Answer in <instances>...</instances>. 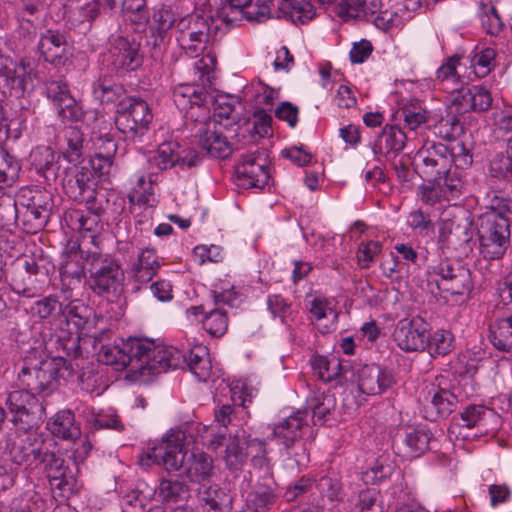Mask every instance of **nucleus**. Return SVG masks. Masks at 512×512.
<instances>
[{
  "label": "nucleus",
  "mask_w": 512,
  "mask_h": 512,
  "mask_svg": "<svg viewBox=\"0 0 512 512\" xmlns=\"http://www.w3.org/2000/svg\"><path fill=\"white\" fill-rule=\"evenodd\" d=\"M185 457L186 451L179 435L168 436L159 446L140 457L143 466H149L153 461L165 467L168 476L161 478L158 489L159 496L167 503L185 502L191 497L190 486L183 474H172L183 467Z\"/></svg>",
  "instance_id": "f257e3e1"
},
{
  "label": "nucleus",
  "mask_w": 512,
  "mask_h": 512,
  "mask_svg": "<svg viewBox=\"0 0 512 512\" xmlns=\"http://www.w3.org/2000/svg\"><path fill=\"white\" fill-rule=\"evenodd\" d=\"M72 373L73 367L64 356L50 357L32 348L22 359L17 379L21 387L44 398L58 389L61 378Z\"/></svg>",
  "instance_id": "f03ea898"
},
{
  "label": "nucleus",
  "mask_w": 512,
  "mask_h": 512,
  "mask_svg": "<svg viewBox=\"0 0 512 512\" xmlns=\"http://www.w3.org/2000/svg\"><path fill=\"white\" fill-rule=\"evenodd\" d=\"M125 368L134 373L157 375L180 365L177 349L156 345L153 340L143 337H129L122 340Z\"/></svg>",
  "instance_id": "7ed1b4c3"
},
{
  "label": "nucleus",
  "mask_w": 512,
  "mask_h": 512,
  "mask_svg": "<svg viewBox=\"0 0 512 512\" xmlns=\"http://www.w3.org/2000/svg\"><path fill=\"white\" fill-rule=\"evenodd\" d=\"M86 264L89 271L87 284L94 294L107 299L121 295L125 274L118 259L93 253L87 256Z\"/></svg>",
  "instance_id": "20e7f679"
},
{
  "label": "nucleus",
  "mask_w": 512,
  "mask_h": 512,
  "mask_svg": "<svg viewBox=\"0 0 512 512\" xmlns=\"http://www.w3.org/2000/svg\"><path fill=\"white\" fill-rule=\"evenodd\" d=\"M176 30L181 48L190 56L197 57L209 42L217 39L220 27L212 17L192 14L179 19Z\"/></svg>",
  "instance_id": "39448f33"
},
{
  "label": "nucleus",
  "mask_w": 512,
  "mask_h": 512,
  "mask_svg": "<svg viewBox=\"0 0 512 512\" xmlns=\"http://www.w3.org/2000/svg\"><path fill=\"white\" fill-rule=\"evenodd\" d=\"M153 114L145 100L128 96L117 105L115 114L116 128L127 138H141L149 129Z\"/></svg>",
  "instance_id": "423d86ee"
},
{
  "label": "nucleus",
  "mask_w": 512,
  "mask_h": 512,
  "mask_svg": "<svg viewBox=\"0 0 512 512\" xmlns=\"http://www.w3.org/2000/svg\"><path fill=\"white\" fill-rule=\"evenodd\" d=\"M307 422L303 412L298 410L285 418L273 428V437L282 446L286 455L293 458L297 466H304L309 461V453L303 438Z\"/></svg>",
  "instance_id": "0eeeda50"
},
{
  "label": "nucleus",
  "mask_w": 512,
  "mask_h": 512,
  "mask_svg": "<svg viewBox=\"0 0 512 512\" xmlns=\"http://www.w3.org/2000/svg\"><path fill=\"white\" fill-rule=\"evenodd\" d=\"M6 405L11 414L10 421L25 432L38 428L45 419V407L37 395L21 387L10 392Z\"/></svg>",
  "instance_id": "6e6552de"
},
{
  "label": "nucleus",
  "mask_w": 512,
  "mask_h": 512,
  "mask_svg": "<svg viewBox=\"0 0 512 512\" xmlns=\"http://www.w3.org/2000/svg\"><path fill=\"white\" fill-rule=\"evenodd\" d=\"M510 223L495 216H479L480 253L485 259L503 257L510 244Z\"/></svg>",
  "instance_id": "1a4fd4ad"
},
{
  "label": "nucleus",
  "mask_w": 512,
  "mask_h": 512,
  "mask_svg": "<svg viewBox=\"0 0 512 512\" xmlns=\"http://www.w3.org/2000/svg\"><path fill=\"white\" fill-rule=\"evenodd\" d=\"M0 93L20 97L33 89V70L29 61L16 62L8 57H0Z\"/></svg>",
  "instance_id": "9d476101"
},
{
  "label": "nucleus",
  "mask_w": 512,
  "mask_h": 512,
  "mask_svg": "<svg viewBox=\"0 0 512 512\" xmlns=\"http://www.w3.org/2000/svg\"><path fill=\"white\" fill-rule=\"evenodd\" d=\"M235 174L238 186L263 188L270 178L267 155L259 151L243 154L235 165Z\"/></svg>",
  "instance_id": "9b49d317"
},
{
  "label": "nucleus",
  "mask_w": 512,
  "mask_h": 512,
  "mask_svg": "<svg viewBox=\"0 0 512 512\" xmlns=\"http://www.w3.org/2000/svg\"><path fill=\"white\" fill-rule=\"evenodd\" d=\"M110 54L112 57L111 69L118 77H124L128 73L136 71L143 64L140 43L134 38L129 39L121 35L113 37Z\"/></svg>",
  "instance_id": "f8f14e48"
},
{
  "label": "nucleus",
  "mask_w": 512,
  "mask_h": 512,
  "mask_svg": "<svg viewBox=\"0 0 512 512\" xmlns=\"http://www.w3.org/2000/svg\"><path fill=\"white\" fill-rule=\"evenodd\" d=\"M393 337L404 351H423L430 343L429 324L421 317L402 319L398 322Z\"/></svg>",
  "instance_id": "ddd939ff"
},
{
  "label": "nucleus",
  "mask_w": 512,
  "mask_h": 512,
  "mask_svg": "<svg viewBox=\"0 0 512 512\" xmlns=\"http://www.w3.org/2000/svg\"><path fill=\"white\" fill-rule=\"evenodd\" d=\"M63 173L61 186L70 199L87 204L96 200L95 189L91 187L92 174L88 168L68 164Z\"/></svg>",
  "instance_id": "4468645a"
},
{
  "label": "nucleus",
  "mask_w": 512,
  "mask_h": 512,
  "mask_svg": "<svg viewBox=\"0 0 512 512\" xmlns=\"http://www.w3.org/2000/svg\"><path fill=\"white\" fill-rule=\"evenodd\" d=\"M349 373L357 377L361 393L377 395L392 387L396 380L393 372L376 364L350 366Z\"/></svg>",
  "instance_id": "2eb2a0df"
},
{
  "label": "nucleus",
  "mask_w": 512,
  "mask_h": 512,
  "mask_svg": "<svg viewBox=\"0 0 512 512\" xmlns=\"http://www.w3.org/2000/svg\"><path fill=\"white\" fill-rule=\"evenodd\" d=\"M436 273L441 278L438 288L452 295L469 294L473 287L470 269L459 261L441 262Z\"/></svg>",
  "instance_id": "dca6fc26"
},
{
  "label": "nucleus",
  "mask_w": 512,
  "mask_h": 512,
  "mask_svg": "<svg viewBox=\"0 0 512 512\" xmlns=\"http://www.w3.org/2000/svg\"><path fill=\"white\" fill-rule=\"evenodd\" d=\"M31 158L36 172L44 177L47 185H61L66 166L62 165L60 154L55 153L49 146H40L32 152Z\"/></svg>",
  "instance_id": "f3484780"
},
{
  "label": "nucleus",
  "mask_w": 512,
  "mask_h": 512,
  "mask_svg": "<svg viewBox=\"0 0 512 512\" xmlns=\"http://www.w3.org/2000/svg\"><path fill=\"white\" fill-rule=\"evenodd\" d=\"M195 136L199 146L211 157L225 159L232 153L227 137L211 121L201 122Z\"/></svg>",
  "instance_id": "a211bd4d"
},
{
  "label": "nucleus",
  "mask_w": 512,
  "mask_h": 512,
  "mask_svg": "<svg viewBox=\"0 0 512 512\" xmlns=\"http://www.w3.org/2000/svg\"><path fill=\"white\" fill-rule=\"evenodd\" d=\"M406 141L407 136L400 128L386 125L371 145L375 160L380 163L381 157H385L386 160H391L393 156L397 157L405 147Z\"/></svg>",
  "instance_id": "6ab92c4d"
},
{
  "label": "nucleus",
  "mask_w": 512,
  "mask_h": 512,
  "mask_svg": "<svg viewBox=\"0 0 512 512\" xmlns=\"http://www.w3.org/2000/svg\"><path fill=\"white\" fill-rule=\"evenodd\" d=\"M38 50L43 59L54 66H64L69 59L66 36L58 30H46L40 37Z\"/></svg>",
  "instance_id": "aec40b11"
},
{
  "label": "nucleus",
  "mask_w": 512,
  "mask_h": 512,
  "mask_svg": "<svg viewBox=\"0 0 512 512\" xmlns=\"http://www.w3.org/2000/svg\"><path fill=\"white\" fill-rule=\"evenodd\" d=\"M197 498L206 512H232L234 495L227 488L217 484L201 483L197 489Z\"/></svg>",
  "instance_id": "412c9836"
},
{
  "label": "nucleus",
  "mask_w": 512,
  "mask_h": 512,
  "mask_svg": "<svg viewBox=\"0 0 512 512\" xmlns=\"http://www.w3.org/2000/svg\"><path fill=\"white\" fill-rule=\"evenodd\" d=\"M269 3L274 4V0H225V5L222 7L221 12L217 14V17L222 22L229 23L227 9L242 11L246 8V17L257 22H263L265 17L271 12L269 9Z\"/></svg>",
  "instance_id": "4be33fe9"
},
{
  "label": "nucleus",
  "mask_w": 512,
  "mask_h": 512,
  "mask_svg": "<svg viewBox=\"0 0 512 512\" xmlns=\"http://www.w3.org/2000/svg\"><path fill=\"white\" fill-rule=\"evenodd\" d=\"M277 484L271 478L256 483L248 495L249 507L257 512H270L278 502Z\"/></svg>",
  "instance_id": "5701e85b"
},
{
  "label": "nucleus",
  "mask_w": 512,
  "mask_h": 512,
  "mask_svg": "<svg viewBox=\"0 0 512 512\" xmlns=\"http://www.w3.org/2000/svg\"><path fill=\"white\" fill-rule=\"evenodd\" d=\"M41 465L51 485H55L60 490H65L66 487L70 489L73 486V477L67 475L69 468L65 466V460L56 452L49 450Z\"/></svg>",
  "instance_id": "b1692460"
},
{
  "label": "nucleus",
  "mask_w": 512,
  "mask_h": 512,
  "mask_svg": "<svg viewBox=\"0 0 512 512\" xmlns=\"http://www.w3.org/2000/svg\"><path fill=\"white\" fill-rule=\"evenodd\" d=\"M382 7L381 0H340L336 5V13L340 17L366 19L377 13Z\"/></svg>",
  "instance_id": "393cba45"
},
{
  "label": "nucleus",
  "mask_w": 512,
  "mask_h": 512,
  "mask_svg": "<svg viewBox=\"0 0 512 512\" xmlns=\"http://www.w3.org/2000/svg\"><path fill=\"white\" fill-rule=\"evenodd\" d=\"M398 436L404 444L402 452L410 457H419L429 450L433 439L431 432L422 428H407Z\"/></svg>",
  "instance_id": "a878e982"
},
{
  "label": "nucleus",
  "mask_w": 512,
  "mask_h": 512,
  "mask_svg": "<svg viewBox=\"0 0 512 512\" xmlns=\"http://www.w3.org/2000/svg\"><path fill=\"white\" fill-rule=\"evenodd\" d=\"M310 5L303 0H274V4L269 3L270 13L265 20L270 17L286 18L293 22L299 20L303 22L304 18H309L306 14L310 10Z\"/></svg>",
  "instance_id": "bb28decb"
},
{
  "label": "nucleus",
  "mask_w": 512,
  "mask_h": 512,
  "mask_svg": "<svg viewBox=\"0 0 512 512\" xmlns=\"http://www.w3.org/2000/svg\"><path fill=\"white\" fill-rule=\"evenodd\" d=\"M458 403L457 396L447 389L439 388L434 391L430 404L427 406V419L436 421L437 418L449 416Z\"/></svg>",
  "instance_id": "cd10ccee"
},
{
  "label": "nucleus",
  "mask_w": 512,
  "mask_h": 512,
  "mask_svg": "<svg viewBox=\"0 0 512 512\" xmlns=\"http://www.w3.org/2000/svg\"><path fill=\"white\" fill-rule=\"evenodd\" d=\"M336 398L331 393H319L311 396L306 401V407L303 412V417L307 415L308 411L312 412V418L315 419V424H324L329 415L335 410Z\"/></svg>",
  "instance_id": "c85d7f7f"
},
{
  "label": "nucleus",
  "mask_w": 512,
  "mask_h": 512,
  "mask_svg": "<svg viewBox=\"0 0 512 512\" xmlns=\"http://www.w3.org/2000/svg\"><path fill=\"white\" fill-rule=\"evenodd\" d=\"M178 352L180 353V359H183V362L187 364L191 373L199 381L205 382L210 377L211 366L208 359V350L205 346H195L187 354Z\"/></svg>",
  "instance_id": "c756f323"
},
{
  "label": "nucleus",
  "mask_w": 512,
  "mask_h": 512,
  "mask_svg": "<svg viewBox=\"0 0 512 512\" xmlns=\"http://www.w3.org/2000/svg\"><path fill=\"white\" fill-rule=\"evenodd\" d=\"M160 266L155 251L145 248L132 266L133 279L139 284H146L156 275Z\"/></svg>",
  "instance_id": "7c9ffc66"
},
{
  "label": "nucleus",
  "mask_w": 512,
  "mask_h": 512,
  "mask_svg": "<svg viewBox=\"0 0 512 512\" xmlns=\"http://www.w3.org/2000/svg\"><path fill=\"white\" fill-rule=\"evenodd\" d=\"M47 429L54 436L64 440L76 439L81 433L71 410L59 411L53 420L47 423Z\"/></svg>",
  "instance_id": "2f4dec72"
},
{
  "label": "nucleus",
  "mask_w": 512,
  "mask_h": 512,
  "mask_svg": "<svg viewBox=\"0 0 512 512\" xmlns=\"http://www.w3.org/2000/svg\"><path fill=\"white\" fill-rule=\"evenodd\" d=\"M125 88L107 76L99 77L92 85V94L102 104L119 103L125 95Z\"/></svg>",
  "instance_id": "473e14b6"
},
{
  "label": "nucleus",
  "mask_w": 512,
  "mask_h": 512,
  "mask_svg": "<svg viewBox=\"0 0 512 512\" xmlns=\"http://www.w3.org/2000/svg\"><path fill=\"white\" fill-rule=\"evenodd\" d=\"M313 368L318 371L319 378L325 382H330L338 377L347 379L350 365L344 363L336 356L331 358L318 357L313 363Z\"/></svg>",
  "instance_id": "72a5a7b5"
},
{
  "label": "nucleus",
  "mask_w": 512,
  "mask_h": 512,
  "mask_svg": "<svg viewBox=\"0 0 512 512\" xmlns=\"http://www.w3.org/2000/svg\"><path fill=\"white\" fill-rule=\"evenodd\" d=\"M425 152L426 156L423 158L425 166L434 168L437 176L448 172V168L452 165L449 146L433 142L426 147Z\"/></svg>",
  "instance_id": "f704fd0d"
},
{
  "label": "nucleus",
  "mask_w": 512,
  "mask_h": 512,
  "mask_svg": "<svg viewBox=\"0 0 512 512\" xmlns=\"http://www.w3.org/2000/svg\"><path fill=\"white\" fill-rule=\"evenodd\" d=\"M489 337L497 350L512 353V316L498 319L491 325Z\"/></svg>",
  "instance_id": "c9c22d12"
},
{
  "label": "nucleus",
  "mask_w": 512,
  "mask_h": 512,
  "mask_svg": "<svg viewBox=\"0 0 512 512\" xmlns=\"http://www.w3.org/2000/svg\"><path fill=\"white\" fill-rule=\"evenodd\" d=\"M248 443L245 438L239 436L229 437L225 449V462L232 471L239 470L247 460Z\"/></svg>",
  "instance_id": "e433bc0d"
},
{
  "label": "nucleus",
  "mask_w": 512,
  "mask_h": 512,
  "mask_svg": "<svg viewBox=\"0 0 512 512\" xmlns=\"http://www.w3.org/2000/svg\"><path fill=\"white\" fill-rule=\"evenodd\" d=\"M153 21L156 26L151 27V31L155 37L154 46H157L160 42L164 41L167 32L173 26L176 27L178 20L176 19L175 13L170 6L162 5L154 12Z\"/></svg>",
  "instance_id": "4c0bfd02"
},
{
  "label": "nucleus",
  "mask_w": 512,
  "mask_h": 512,
  "mask_svg": "<svg viewBox=\"0 0 512 512\" xmlns=\"http://www.w3.org/2000/svg\"><path fill=\"white\" fill-rule=\"evenodd\" d=\"M213 462L205 453L191 454V459L183 474L193 482H202L212 475Z\"/></svg>",
  "instance_id": "58836bf2"
},
{
  "label": "nucleus",
  "mask_w": 512,
  "mask_h": 512,
  "mask_svg": "<svg viewBox=\"0 0 512 512\" xmlns=\"http://www.w3.org/2000/svg\"><path fill=\"white\" fill-rule=\"evenodd\" d=\"M352 512H384V499L380 490L375 487L361 490Z\"/></svg>",
  "instance_id": "ea45409f"
},
{
  "label": "nucleus",
  "mask_w": 512,
  "mask_h": 512,
  "mask_svg": "<svg viewBox=\"0 0 512 512\" xmlns=\"http://www.w3.org/2000/svg\"><path fill=\"white\" fill-rule=\"evenodd\" d=\"M317 488L322 499H327L332 504L340 503L344 499L343 485L337 476H322L317 482Z\"/></svg>",
  "instance_id": "a19ab883"
},
{
  "label": "nucleus",
  "mask_w": 512,
  "mask_h": 512,
  "mask_svg": "<svg viewBox=\"0 0 512 512\" xmlns=\"http://www.w3.org/2000/svg\"><path fill=\"white\" fill-rule=\"evenodd\" d=\"M216 104L214 95L206 88L197 86L196 93L188 100L189 109L186 111V117L194 119V109L198 108L202 112V117L206 121L209 117L210 106Z\"/></svg>",
  "instance_id": "79ce46f5"
},
{
  "label": "nucleus",
  "mask_w": 512,
  "mask_h": 512,
  "mask_svg": "<svg viewBox=\"0 0 512 512\" xmlns=\"http://www.w3.org/2000/svg\"><path fill=\"white\" fill-rule=\"evenodd\" d=\"M91 314L92 310L81 300L76 299L63 306L61 317H63L64 321L67 323L73 322L74 325L80 329L87 323Z\"/></svg>",
  "instance_id": "37998d69"
},
{
  "label": "nucleus",
  "mask_w": 512,
  "mask_h": 512,
  "mask_svg": "<svg viewBox=\"0 0 512 512\" xmlns=\"http://www.w3.org/2000/svg\"><path fill=\"white\" fill-rule=\"evenodd\" d=\"M271 123V115L264 110H258L253 114L251 119L245 121L243 126L239 128L244 129L245 132H248L252 138H254L256 135L259 138H263L268 136L271 132Z\"/></svg>",
  "instance_id": "c03bdc74"
},
{
  "label": "nucleus",
  "mask_w": 512,
  "mask_h": 512,
  "mask_svg": "<svg viewBox=\"0 0 512 512\" xmlns=\"http://www.w3.org/2000/svg\"><path fill=\"white\" fill-rule=\"evenodd\" d=\"M50 215L39 211L27 202H21L20 221L28 230L34 232L45 227Z\"/></svg>",
  "instance_id": "a18cd8bd"
},
{
  "label": "nucleus",
  "mask_w": 512,
  "mask_h": 512,
  "mask_svg": "<svg viewBox=\"0 0 512 512\" xmlns=\"http://www.w3.org/2000/svg\"><path fill=\"white\" fill-rule=\"evenodd\" d=\"M68 148L63 158L68 164H77L81 161L83 150V134L77 127H69L66 131Z\"/></svg>",
  "instance_id": "49530a36"
},
{
  "label": "nucleus",
  "mask_w": 512,
  "mask_h": 512,
  "mask_svg": "<svg viewBox=\"0 0 512 512\" xmlns=\"http://www.w3.org/2000/svg\"><path fill=\"white\" fill-rule=\"evenodd\" d=\"M32 312L41 319L61 317L63 313V304L56 296L49 295L36 301L32 307Z\"/></svg>",
  "instance_id": "de8ad7c7"
},
{
  "label": "nucleus",
  "mask_w": 512,
  "mask_h": 512,
  "mask_svg": "<svg viewBox=\"0 0 512 512\" xmlns=\"http://www.w3.org/2000/svg\"><path fill=\"white\" fill-rule=\"evenodd\" d=\"M487 211L480 216H495L497 219L501 218L506 222L512 221V199L494 195L489 204L486 206Z\"/></svg>",
  "instance_id": "09e8293b"
},
{
  "label": "nucleus",
  "mask_w": 512,
  "mask_h": 512,
  "mask_svg": "<svg viewBox=\"0 0 512 512\" xmlns=\"http://www.w3.org/2000/svg\"><path fill=\"white\" fill-rule=\"evenodd\" d=\"M21 202L9 196L0 198V226L10 227L20 221Z\"/></svg>",
  "instance_id": "8fccbe9b"
},
{
  "label": "nucleus",
  "mask_w": 512,
  "mask_h": 512,
  "mask_svg": "<svg viewBox=\"0 0 512 512\" xmlns=\"http://www.w3.org/2000/svg\"><path fill=\"white\" fill-rule=\"evenodd\" d=\"M204 329L215 337L222 336L228 327L226 312L220 309L207 313L202 320Z\"/></svg>",
  "instance_id": "3c124183"
},
{
  "label": "nucleus",
  "mask_w": 512,
  "mask_h": 512,
  "mask_svg": "<svg viewBox=\"0 0 512 512\" xmlns=\"http://www.w3.org/2000/svg\"><path fill=\"white\" fill-rule=\"evenodd\" d=\"M55 107L57 109L58 116L63 120L77 122L82 120L84 116L81 105L76 101L72 94H69L62 99L57 105H55Z\"/></svg>",
  "instance_id": "603ef678"
},
{
  "label": "nucleus",
  "mask_w": 512,
  "mask_h": 512,
  "mask_svg": "<svg viewBox=\"0 0 512 512\" xmlns=\"http://www.w3.org/2000/svg\"><path fill=\"white\" fill-rule=\"evenodd\" d=\"M487 415H491V411L482 405H468L460 414L459 423L466 428H473L480 425Z\"/></svg>",
  "instance_id": "864d4df0"
},
{
  "label": "nucleus",
  "mask_w": 512,
  "mask_h": 512,
  "mask_svg": "<svg viewBox=\"0 0 512 512\" xmlns=\"http://www.w3.org/2000/svg\"><path fill=\"white\" fill-rule=\"evenodd\" d=\"M20 167L11 157L0 151V189L11 186L18 177Z\"/></svg>",
  "instance_id": "5fc2aeb1"
},
{
  "label": "nucleus",
  "mask_w": 512,
  "mask_h": 512,
  "mask_svg": "<svg viewBox=\"0 0 512 512\" xmlns=\"http://www.w3.org/2000/svg\"><path fill=\"white\" fill-rule=\"evenodd\" d=\"M178 144L173 142L162 143L157 150L155 157L156 165L161 170H166L176 165L179 160Z\"/></svg>",
  "instance_id": "6e6d98bb"
},
{
  "label": "nucleus",
  "mask_w": 512,
  "mask_h": 512,
  "mask_svg": "<svg viewBox=\"0 0 512 512\" xmlns=\"http://www.w3.org/2000/svg\"><path fill=\"white\" fill-rule=\"evenodd\" d=\"M453 336L449 331H437L430 337V343L427 346L431 356H445L451 351Z\"/></svg>",
  "instance_id": "4d7b16f0"
},
{
  "label": "nucleus",
  "mask_w": 512,
  "mask_h": 512,
  "mask_svg": "<svg viewBox=\"0 0 512 512\" xmlns=\"http://www.w3.org/2000/svg\"><path fill=\"white\" fill-rule=\"evenodd\" d=\"M98 361L115 366L116 369L125 368V356L122 353V343L120 345H103L98 353Z\"/></svg>",
  "instance_id": "13d9d810"
},
{
  "label": "nucleus",
  "mask_w": 512,
  "mask_h": 512,
  "mask_svg": "<svg viewBox=\"0 0 512 512\" xmlns=\"http://www.w3.org/2000/svg\"><path fill=\"white\" fill-rule=\"evenodd\" d=\"M405 125L410 130H416L420 125L428 121L427 112L421 106L416 104H407L401 109Z\"/></svg>",
  "instance_id": "bf43d9fd"
},
{
  "label": "nucleus",
  "mask_w": 512,
  "mask_h": 512,
  "mask_svg": "<svg viewBox=\"0 0 512 512\" xmlns=\"http://www.w3.org/2000/svg\"><path fill=\"white\" fill-rule=\"evenodd\" d=\"M491 172L501 178H512V155L500 152L490 162Z\"/></svg>",
  "instance_id": "052dcab7"
},
{
  "label": "nucleus",
  "mask_w": 512,
  "mask_h": 512,
  "mask_svg": "<svg viewBox=\"0 0 512 512\" xmlns=\"http://www.w3.org/2000/svg\"><path fill=\"white\" fill-rule=\"evenodd\" d=\"M100 1L91 0L79 7L80 26L85 31L91 29L93 21L100 15Z\"/></svg>",
  "instance_id": "680f3d73"
},
{
  "label": "nucleus",
  "mask_w": 512,
  "mask_h": 512,
  "mask_svg": "<svg viewBox=\"0 0 512 512\" xmlns=\"http://www.w3.org/2000/svg\"><path fill=\"white\" fill-rule=\"evenodd\" d=\"M45 93L54 106L71 94L69 84L62 79L47 81L45 84Z\"/></svg>",
  "instance_id": "e2e57ef3"
},
{
  "label": "nucleus",
  "mask_w": 512,
  "mask_h": 512,
  "mask_svg": "<svg viewBox=\"0 0 512 512\" xmlns=\"http://www.w3.org/2000/svg\"><path fill=\"white\" fill-rule=\"evenodd\" d=\"M77 257V252L71 253L67 260L61 264L59 270L63 279L70 278L80 281L85 275L84 268L79 264Z\"/></svg>",
  "instance_id": "0e129e2a"
},
{
  "label": "nucleus",
  "mask_w": 512,
  "mask_h": 512,
  "mask_svg": "<svg viewBox=\"0 0 512 512\" xmlns=\"http://www.w3.org/2000/svg\"><path fill=\"white\" fill-rule=\"evenodd\" d=\"M472 92V111L484 112L492 105V97L490 92L483 86L474 85L471 87Z\"/></svg>",
  "instance_id": "69168bd1"
},
{
  "label": "nucleus",
  "mask_w": 512,
  "mask_h": 512,
  "mask_svg": "<svg viewBox=\"0 0 512 512\" xmlns=\"http://www.w3.org/2000/svg\"><path fill=\"white\" fill-rule=\"evenodd\" d=\"M392 466L384 464L379 460L367 471L363 473V480L365 483H376L380 482L391 476Z\"/></svg>",
  "instance_id": "338daca9"
},
{
  "label": "nucleus",
  "mask_w": 512,
  "mask_h": 512,
  "mask_svg": "<svg viewBox=\"0 0 512 512\" xmlns=\"http://www.w3.org/2000/svg\"><path fill=\"white\" fill-rule=\"evenodd\" d=\"M449 150L452 163H454L457 168L463 169L472 164V155L463 142H457L449 147Z\"/></svg>",
  "instance_id": "774afa93"
}]
</instances>
